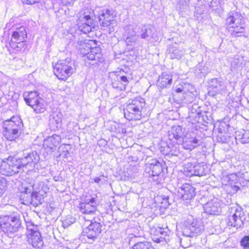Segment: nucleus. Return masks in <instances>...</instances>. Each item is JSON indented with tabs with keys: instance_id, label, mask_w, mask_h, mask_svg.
<instances>
[{
	"instance_id": "f257e3e1",
	"label": "nucleus",
	"mask_w": 249,
	"mask_h": 249,
	"mask_svg": "<svg viewBox=\"0 0 249 249\" xmlns=\"http://www.w3.org/2000/svg\"><path fill=\"white\" fill-rule=\"evenodd\" d=\"M203 230L201 222L193 216L189 215L184 217L182 222L181 232L183 237L180 238V245L183 248H188L191 245L189 238L200 234Z\"/></svg>"
},
{
	"instance_id": "f03ea898",
	"label": "nucleus",
	"mask_w": 249,
	"mask_h": 249,
	"mask_svg": "<svg viewBox=\"0 0 249 249\" xmlns=\"http://www.w3.org/2000/svg\"><path fill=\"white\" fill-rule=\"evenodd\" d=\"M144 98L137 97L130 99L124 109V116L129 121L140 120L145 108Z\"/></svg>"
},
{
	"instance_id": "7ed1b4c3",
	"label": "nucleus",
	"mask_w": 249,
	"mask_h": 249,
	"mask_svg": "<svg viewBox=\"0 0 249 249\" xmlns=\"http://www.w3.org/2000/svg\"><path fill=\"white\" fill-rule=\"evenodd\" d=\"M0 225L2 231L10 238H13L21 226V221L18 215L13 213L0 217Z\"/></svg>"
},
{
	"instance_id": "20e7f679",
	"label": "nucleus",
	"mask_w": 249,
	"mask_h": 249,
	"mask_svg": "<svg viewBox=\"0 0 249 249\" xmlns=\"http://www.w3.org/2000/svg\"><path fill=\"white\" fill-rule=\"evenodd\" d=\"M75 71L74 61L70 58L59 60L53 66L54 75L63 80H67Z\"/></svg>"
},
{
	"instance_id": "39448f33",
	"label": "nucleus",
	"mask_w": 249,
	"mask_h": 249,
	"mask_svg": "<svg viewBox=\"0 0 249 249\" xmlns=\"http://www.w3.org/2000/svg\"><path fill=\"white\" fill-rule=\"evenodd\" d=\"M22 125V121L18 116H13L5 121L3 124L4 136L8 140H14L20 136Z\"/></svg>"
},
{
	"instance_id": "423d86ee",
	"label": "nucleus",
	"mask_w": 249,
	"mask_h": 249,
	"mask_svg": "<svg viewBox=\"0 0 249 249\" xmlns=\"http://www.w3.org/2000/svg\"><path fill=\"white\" fill-rule=\"evenodd\" d=\"M226 24L229 26L228 32L232 37L241 36L245 32V25L243 17L235 13L226 19Z\"/></svg>"
},
{
	"instance_id": "0eeeda50",
	"label": "nucleus",
	"mask_w": 249,
	"mask_h": 249,
	"mask_svg": "<svg viewBox=\"0 0 249 249\" xmlns=\"http://www.w3.org/2000/svg\"><path fill=\"white\" fill-rule=\"evenodd\" d=\"M90 224L85 228L82 233V239L87 243L92 244L97 238L102 231V225L96 221V218L93 217L91 219H88Z\"/></svg>"
},
{
	"instance_id": "6e6552de",
	"label": "nucleus",
	"mask_w": 249,
	"mask_h": 249,
	"mask_svg": "<svg viewBox=\"0 0 249 249\" xmlns=\"http://www.w3.org/2000/svg\"><path fill=\"white\" fill-rule=\"evenodd\" d=\"M21 170L17 158L9 156L3 159L0 164V172L6 176H11L19 173Z\"/></svg>"
},
{
	"instance_id": "1a4fd4ad",
	"label": "nucleus",
	"mask_w": 249,
	"mask_h": 249,
	"mask_svg": "<svg viewBox=\"0 0 249 249\" xmlns=\"http://www.w3.org/2000/svg\"><path fill=\"white\" fill-rule=\"evenodd\" d=\"M98 20L102 30L107 31L109 34L114 31L117 22L113 12L109 10L101 11L98 16Z\"/></svg>"
},
{
	"instance_id": "9d476101",
	"label": "nucleus",
	"mask_w": 249,
	"mask_h": 249,
	"mask_svg": "<svg viewBox=\"0 0 249 249\" xmlns=\"http://www.w3.org/2000/svg\"><path fill=\"white\" fill-rule=\"evenodd\" d=\"M23 97L26 104L31 107L36 113H43L46 110L44 100L39 97L36 91L25 92Z\"/></svg>"
},
{
	"instance_id": "9b49d317",
	"label": "nucleus",
	"mask_w": 249,
	"mask_h": 249,
	"mask_svg": "<svg viewBox=\"0 0 249 249\" xmlns=\"http://www.w3.org/2000/svg\"><path fill=\"white\" fill-rule=\"evenodd\" d=\"M26 226V235L28 243L35 248H41L43 245V242L38 227L32 222H27Z\"/></svg>"
},
{
	"instance_id": "f8f14e48",
	"label": "nucleus",
	"mask_w": 249,
	"mask_h": 249,
	"mask_svg": "<svg viewBox=\"0 0 249 249\" xmlns=\"http://www.w3.org/2000/svg\"><path fill=\"white\" fill-rule=\"evenodd\" d=\"M145 171L153 181L157 183H160V174L162 171V166L160 162L156 159L151 160L145 164Z\"/></svg>"
},
{
	"instance_id": "ddd939ff",
	"label": "nucleus",
	"mask_w": 249,
	"mask_h": 249,
	"mask_svg": "<svg viewBox=\"0 0 249 249\" xmlns=\"http://www.w3.org/2000/svg\"><path fill=\"white\" fill-rule=\"evenodd\" d=\"M231 214L228 217V225L236 229L243 226L245 219L244 212L241 208L233 207L231 208Z\"/></svg>"
},
{
	"instance_id": "4468645a",
	"label": "nucleus",
	"mask_w": 249,
	"mask_h": 249,
	"mask_svg": "<svg viewBox=\"0 0 249 249\" xmlns=\"http://www.w3.org/2000/svg\"><path fill=\"white\" fill-rule=\"evenodd\" d=\"M78 29L84 33H89L95 28L96 24L89 15L86 13H80L78 15Z\"/></svg>"
},
{
	"instance_id": "2eb2a0df",
	"label": "nucleus",
	"mask_w": 249,
	"mask_h": 249,
	"mask_svg": "<svg viewBox=\"0 0 249 249\" xmlns=\"http://www.w3.org/2000/svg\"><path fill=\"white\" fill-rule=\"evenodd\" d=\"M201 144V140L193 132H188L183 139L182 147L184 149L192 150Z\"/></svg>"
},
{
	"instance_id": "dca6fc26",
	"label": "nucleus",
	"mask_w": 249,
	"mask_h": 249,
	"mask_svg": "<svg viewBox=\"0 0 249 249\" xmlns=\"http://www.w3.org/2000/svg\"><path fill=\"white\" fill-rule=\"evenodd\" d=\"M94 203V198H91L89 202L81 203L79 204L80 211L85 214L84 218L87 220L88 219H91L95 217L96 207L93 204Z\"/></svg>"
},
{
	"instance_id": "f3484780",
	"label": "nucleus",
	"mask_w": 249,
	"mask_h": 249,
	"mask_svg": "<svg viewBox=\"0 0 249 249\" xmlns=\"http://www.w3.org/2000/svg\"><path fill=\"white\" fill-rule=\"evenodd\" d=\"M17 160L22 170L27 165L37 163L39 160V157L36 152L34 151L24 153L23 157L18 158Z\"/></svg>"
},
{
	"instance_id": "a211bd4d",
	"label": "nucleus",
	"mask_w": 249,
	"mask_h": 249,
	"mask_svg": "<svg viewBox=\"0 0 249 249\" xmlns=\"http://www.w3.org/2000/svg\"><path fill=\"white\" fill-rule=\"evenodd\" d=\"M208 84L209 93L212 96L217 93H221L226 89L224 83L220 79H212Z\"/></svg>"
},
{
	"instance_id": "6ab92c4d",
	"label": "nucleus",
	"mask_w": 249,
	"mask_h": 249,
	"mask_svg": "<svg viewBox=\"0 0 249 249\" xmlns=\"http://www.w3.org/2000/svg\"><path fill=\"white\" fill-rule=\"evenodd\" d=\"M186 129L180 125H174L168 131V137L169 141L177 143L179 141L181 142L184 135Z\"/></svg>"
},
{
	"instance_id": "aec40b11",
	"label": "nucleus",
	"mask_w": 249,
	"mask_h": 249,
	"mask_svg": "<svg viewBox=\"0 0 249 249\" xmlns=\"http://www.w3.org/2000/svg\"><path fill=\"white\" fill-rule=\"evenodd\" d=\"M61 137L57 135H53L48 137L44 140L43 146L47 152L52 153L61 142Z\"/></svg>"
},
{
	"instance_id": "412c9836",
	"label": "nucleus",
	"mask_w": 249,
	"mask_h": 249,
	"mask_svg": "<svg viewBox=\"0 0 249 249\" xmlns=\"http://www.w3.org/2000/svg\"><path fill=\"white\" fill-rule=\"evenodd\" d=\"M205 213L209 214L217 215L221 211L220 203L217 198L208 202L204 207Z\"/></svg>"
},
{
	"instance_id": "4be33fe9",
	"label": "nucleus",
	"mask_w": 249,
	"mask_h": 249,
	"mask_svg": "<svg viewBox=\"0 0 249 249\" xmlns=\"http://www.w3.org/2000/svg\"><path fill=\"white\" fill-rule=\"evenodd\" d=\"M63 115L61 112H54L49 116V124L51 129L55 131L61 127Z\"/></svg>"
},
{
	"instance_id": "5701e85b",
	"label": "nucleus",
	"mask_w": 249,
	"mask_h": 249,
	"mask_svg": "<svg viewBox=\"0 0 249 249\" xmlns=\"http://www.w3.org/2000/svg\"><path fill=\"white\" fill-rule=\"evenodd\" d=\"M179 193L181 194L183 200L191 199L196 195L195 189L188 183L182 185Z\"/></svg>"
},
{
	"instance_id": "b1692460",
	"label": "nucleus",
	"mask_w": 249,
	"mask_h": 249,
	"mask_svg": "<svg viewBox=\"0 0 249 249\" xmlns=\"http://www.w3.org/2000/svg\"><path fill=\"white\" fill-rule=\"evenodd\" d=\"M170 234V232L167 229L158 228L155 231L154 241L157 243H160L163 241L167 242L169 239V236Z\"/></svg>"
},
{
	"instance_id": "393cba45",
	"label": "nucleus",
	"mask_w": 249,
	"mask_h": 249,
	"mask_svg": "<svg viewBox=\"0 0 249 249\" xmlns=\"http://www.w3.org/2000/svg\"><path fill=\"white\" fill-rule=\"evenodd\" d=\"M172 82V76L167 73L164 72L159 76L157 84L159 88L162 89L170 87Z\"/></svg>"
},
{
	"instance_id": "a878e982",
	"label": "nucleus",
	"mask_w": 249,
	"mask_h": 249,
	"mask_svg": "<svg viewBox=\"0 0 249 249\" xmlns=\"http://www.w3.org/2000/svg\"><path fill=\"white\" fill-rule=\"evenodd\" d=\"M163 154L167 155L178 156L180 154L179 145L178 142L173 143L171 141L164 147Z\"/></svg>"
},
{
	"instance_id": "bb28decb",
	"label": "nucleus",
	"mask_w": 249,
	"mask_h": 249,
	"mask_svg": "<svg viewBox=\"0 0 249 249\" xmlns=\"http://www.w3.org/2000/svg\"><path fill=\"white\" fill-rule=\"evenodd\" d=\"M124 71H120L119 72H112L110 73V76L112 79L114 80V82H112V85L113 88H117L118 84L116 81H118L121 84L126 85L128 83V80L126 76L123 75L122 72Z\"/></svg>"
},
{
	"instance_id": "cd10ccee",
	"label": "nucleus",
	"mask_w": 249,
	"mask_h": 249,
	"mask_svg": "<svg viewBox=\"0 0 249 249\" xmlns=\"http://www.w3.org/2000/svg\"><path fill=\"white\" fill-rule=\"evenodd\" d=\"M125 33L127 36L125 40L127 45H134L138 38V36L136 35L133 28L131 26H127Z\"/></svg>"
},
{
	"instance_id": "c85d7f7f",
	"label": "nucleus",
	"mask_w": 249,
	"mask_h": 249,
	"mask_svg": "<svg viewBox=\"0 0 249 249\" xmlns=\"http://www.w3.org/2000/svg\"><path fill=\"white\" fill-rule=\"evenodd\" d=\"M202 113L200 110H198L192 109L189 112V117L187 118L188 122L192 124H196V123H202L204 121L203 116L202 115Z\"/></svg>"
},
{
	"instance_id": "c756f323",
	"label": "nucleus",
	"mask_w": 249,
	"mask_h": 249,
	"mask_svg": "<svg viewBox=\"0 0 249 249\" xmlns=\"http://www.w3.org/2000/svg\"><path fill=\"white\" fill-rule=\"evenodd\" d=\"M48 180L41 181L33 185L32 190L39 192L40 195L45 196L49 190V187L47 182Z\"/></svg>"
},
{
	"instance_id": "7c9ffc66",
	"label": "nucleus",
	"mask_w": 249,
	"mask_h": 249,
	"mask_svg": "<svg viewBox=\"0 0 249 249\" xmlns=\"http://www.w3.org/2000/svg\"><path fill=\"white\" fill-rule=\"evenodd\" d=\"M154 30L150 25H143L140 33V37L147 40H150L154 37Z\"/></svg>"
},
{
	"instance_id": "2f4dec72",
	"label": "nucleus",
	"mask_w": 249,
	"mask_h": 249,
	"mask_svg": "<svg viewBox=\"0 0 249 249\" xmlns=\"http://www.w3.org/2000/svg\"><path fill=\"white\" fill-rule=\"evenodd\" d=\"M27 37V32L25 28L21 26L17 31L13 32L11 42L25 41Z\"/></svg>"
},
{
	"instance_id": "473e14b6",
	"label": "nucleus",
	"mask_w": 249,
	"mask_h": 249,
	"mask_svg": "<svg viewBox=\"0 0 249 249\" xmlns=\"http://www.w3.org/2000/svg\"><path fill=\"white\" fill-rule=\"evenodd\" d=\"M32 191H33L32 188H29L27 187L24 188V190L21 192L20 196V200L22 201V203L28 205L32 203Z\"/></svg>"
},
{
	"instance_id": "72a5a7b5",
	"label": "nucleus",
	"mask_w": 249,
	"mask_h": 249,
	"mask_svg": "<svg viewBox=\"0 0 249 249\" xmlns=\"http://www.w3.org/2000/svg\"><path fill=\"white\" fill-rule=\"evenodd\" d=\"M190 85L188 84H185L183 86H181L180 87L176 89V91L177 93L182 92L184 95L185 102L186 103H191L194 99V96L192 92H186V88Z\"/></svg>"
},
{
	"instance_id": "f704fd0d",
	"label": "nucleus",
	"mask_w": 249,
	"mask_h": 249,
	"mask_svg": "<svg viewBox=\"0 0 249 249\" xmlns=\"http://www.w3.org/2000/svg\"><path fill=\"white\" fill-rule=\"evenodd\" d=\"M168 51L170 57L171 59H179L181 58L184 54L183 51L178 49L176 44L169 45Z\"/></svg>"
},
{
	"instance_id": "c9c22d12",
	"label": "nucleus",
	"mask_w": 249,
	"mask_h": 249,
	"mask_svg": "<svg viewBox=\"0 0 249 249\" xmlns=\"http://www.w3.org/2000/svg\"><path fill=\"white\" fill-rule=\"evenodd\" d=\"M99 49L97 48H92L89 52H88L87 53L85 54L84 56V59L85 60H96L97 59L99 58V54H98Z\"/></svg>"
},
{
	"instance_id": "e433bc0d",
	"label": "nucleus",
	"mask_w": 249,
	"mask_h": 249,
	"mask_svg": "<svg viewBox=\"0 0 249 249\" xmlns=\"http://www.w3.org/2000/svg\"><path fill=\"white\" fill-rule=\"evenodd\" d=\"M238 139H240L241 142L243 143H247L249 142V131L242 130L238 131L236 134Z\"/></svg>"
},
{
	"instance_id": "4c0bfd02",
	"label": "nucleus",
	"mask_w": 249,
	"mask_h": 249,
	"mask_svg": "<svg viewBox=\"0 0 249 249\" xmlns=\"http://www.w3.org/2000/svg\"><path fill=\"white\" fill-rule=\"evenodd\" d=\"M10 44L11 47L17 52L24 50L27 46L24 41L11 42Z\"/></svg>"
},
{
	"instance_id": "58836bf2",
	"label": "nucleus",
	"mask_w": 249,
	"mask_h": 249,
	"mask_svg": "<svg viewBox=\"0 0 249 249\" xmlns=\"http://www.w3.org/2000/svg\"><path fill=\"white\" fill-rule=\"evenodd\" d=\"M44 196L40 195L39 192L33 191L32 194V197H33V199L32 203H31V204L37 205L39 203H42Z\"/></svg>"
},
{
	"instance_id": "ea45409f",
	"label": "nucleus",
	"mask_w": 249,
	"mask_h": 249,
	"mask_svg": "<svg viewBox=\"0 0 249 249\" xmlns=\"http://www.w3.org/2000/svg\"><path fill=\"white\" fill-rule=\"evenodd\" d=\"M131 249H153V248L150 243L144 241L136 243Z\"/></svg>"
},
{
	"instance_id": "a19ab883",
	"label": "nucleus",
	"mask_w": 249,
	"mask_h": 249,
	"mask_svg": "<svg viewBox=\"0 0 249 249\" xmlns=\"http://www.w3.org/2000/svg\"><path fill=\"white\" fill-rule=\"evenodd\" d=\"M195 164L192 163H187L185 165L184 170L186 175L188 176L192 177L194 176V171Z\"/></svg>"
},
{
	"instance_id": "79ce46f5",
	"label": "nucleus",
	"mask_w": 249,
	"mask_h": 249,
	"mask_svg": "<svg viewBox=\"0 0 249 249\" xmlns=\"http://www.w3.org/2000/svg\"><path fill=\"white\" fill-rule=\"evenodd\" d=\"M194 171V176L201 177L205 175L204 167L198 164H195Z\"/></svg>"
},
{
	"instance_id": "37998d69",
	"label": "nucleus",
	"mask_w": 249,
	"mask_h": 249,
	"mask_svg": "<svg viewBox=\"0 0 249 249\" xmlns=\"http://www.w3.org/2000/svg\"><path fill=\"white\" fill-rule=\"evenodd\" d=\"M75 219L71 215H68L66 217L65 219L62 221V226L64 228H66L72 224L75 223Z\"/></svg>"
},
{
	"instance_id": "c03bdc74",
	"label": "nucleus",
	"mask_w": 249,
	"mask_h": 249,
	"mask_svg": "<svg viewBox=\"0 0 249 249\" xmlns=\"http://www.w3.org/2000/svg\"><path fill=\"white\" fill-rule=\"evenodd\" d=\"M7 184L5 178H0V196L6 190Z\"/></svg>"
},
{
	"instance_id": "a18cd8bd",
	"label": "nucleus",
	"mask_w": 249,
	"mask_h": 249,
	"mask_svg": "<svg viewBox=\"0 0 249 249\" xmlns=\"http://www.w3.org/2000/svg\"><path fill=\"white\" fill-rule=\"evenodd\" d=\"M240 245L244 249H249V235H246L241 240Z\"/></svg>"
},
{
	"instance_id": "49530a36",
	"label": "nucleus",
	"mask_w": 249,
	"mask_h": 249,
	"mask_svg": "<svg viewBox=\"0 0 249 249\" xmlns=\"http://www.w3.org/2000/svg\"><path fill=\"white\" fill-rule=\"evenodd\" d=\"M23 3L27 4H34L38 3L40 0H21Z\"/></svg>"
},
{
	"instance_id": "de8ad7c7",
	"label": "nucleus",
	"mask_w": 249,
	"mask_h": 249,
	"mask_svg": "<svg viewBox=\"0 0 249 249\" xmlns=\"http://www.w3.org/2000/svg\"><path fill=\"white\" fill-rule=\"evenodd\" d=\"M241 68V66L239 64L237 63L235 61L231 64V70L236 71Z\"/></svg>"
},
{
	"instance_id": "09e8293b",
	"label": "nucleus",
	"mask_w": 249,
	"mask_h": 249,
	"mask_svg": "<svg viewBox=\"0 0 249 249\" xmlns=\"http://www.w3.org/2000/svg\"><path fill=\"white\" fill-rule=\"evenodd\" d=\"M202 67L201 66H198L197 68L196 69V71H198V73H201L203 74V75H204L205 72L202 71ZM196 72H197V71H196Z\"/></svg>"
},
{
	"instance_id": "8fccbe9b",
	"label": "nucleus",
	"mask_w": 249,
	"mask_h": 249,
	"mask_svg": "<svg viewBox=\"0 0 249 249\" xmlns=\"http://www.w3.org/2000/svg\"><path fill=\"white\" fill-rule=\"evenodd\" d=\"M101 178L99 177H96L94 179L95 182L99 183L101 181Z\"/></svg>"
},
{
	"instance_id": "3c124183",
	"label": "nucleus",
	"mask_w": 249,
	"mask_h": 249,
	"mask_svg": "<svg viewBox=\"0 0 249 249\" xmlns=\"http://www.w3.org/2000/svg\"><path fill=\"white\" fill-rule=\"evenodd\" d=\"M53 179H54L55 181H59V177H58V176H54V177H53Z\"/></svg>"
}]
</instances>
